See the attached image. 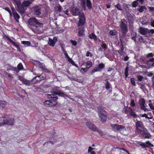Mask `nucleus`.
Segmentation results:
<instances>
[{
  "label": "nucleus",
  "mask_w": 154,
  "mask_h": 154,
  "mask_svg": "<svg viewBox=\"0 0 154 154\" xmlns=\"http://www.w3.org/2000/svg\"><path fill=\"white\" fill-rule=\"evenodd\" d=\"M28 23L29 27L35 33H37L39 29L42 27L43 26V23L40 22L35 18H30Z\"/></svg>",
  "instance_id": "obj_1"
},
{
  "label": "nucleus",
  "mask_w": 154,
  "mask_h": 154,
  "mask_svg": "<svg viewBox=\"0 0 154 154\" xmlns=\"http://www.w3.org/2000/svg\"><path fill=\"white\" fill-rule=\"evenodd\" d=\"M85 19L84 14H82L79 16V21L78 24L79 27L78 35L79 36H82L84 35V28L83 26L85 22Z\"/></svg>",
  "instance_id": "obj_2"
},
{
  "label": "nucleus",
  "mask_w": 154,
  "mask_h": 154,
  "mask_svg": "<svg viewBox=\"0 0 154 154\" xmlns=\"http://www.w3.org/2000/svg\"><path fill=\"white\" fill-rule=\"evenodd\" d=\"M54 94H48V97L51 100H57V95H58L59 96L63 97L65 98H68L71 99H72L70 96L65 94L60 91L56 90L54 91Z\"/></svg>",
  "instance_id": "obj_3"
},
{
  "label": "nucleus",
  "mask_w": 154,
  "mask_h": 154,
  "mask_svg": "<svg viewBox=\"0 0 154 154\" xmlns=\"http://www.w3.org/2000/svg\"><path fill=\"white\" fill-rule=\"evenodd\" d=\"M97 110L98 115L100 121L103 122H105L107 119V115L103 107L98 106Z\"/></svg>",
  "instance_id": "obj_4"
},
{
  "label": "nucleus",
  "mask_w": 154,
  "mask_h": 154,
  "mask_svg": "<svg viewBox=\"0 0 154 154\" xmlns=\"http://www.w3.org/2000/svg\"><path fill=\"white\" fill-rule=\"evenodd\" d=\"M32 0H24L20 8V12L21 13H24L26 9V8L32 4Z\"/></svg>",
  "instance_id": "obj_5"
},
{
  "label": "nucleus",
  "mask_w": 154,
  "mask_h": 154,
  "mask_svg": "<svg viewBox=\"0 0 154 154\" xmlns=\"http://www.w3.org/2000/svg\"><path fill=\"white\" fill-rule=\"evenodd\" d=\"M152 57L149 56L148 54L146 56L145 63L149 68H152L154 67V58Z\"/></svg>",
  "instance_id": "obj_6"
},
{
  "label": "nucleus",
  "mask_w": 154,
  "mask_h": 154,
  "mask_svg": "<svg viewBox=\"0 0 154 154\" xmlns=\"http://www.w3.org/2000/svg\"><path fill=\"white\" fill-rule=\"evenodd\" d=\"M3 124V125H11L14 124V119L13 118H10L7 116H5L4 117Z\"/></svg>",
  "instance_id": "obj_7"
},
{
  "label": "nucleus",
  "mask_w": 154,
  "mask_h": 154,
  "mask_svg": "<svg viewBox=\"0 0 154 154\" xmlns=\"http://www.w3.org/2000/svg\"><path fill=\"white\" fill-rule=\"evenodd\" d=\"M124 111L128 115H131L135 118H137L138 116L132 110V109L128 106H125Z\"/></svg>",
  "instance_id": "obj_8"
},
{
  "label": "nucleus",
  "mask_w": 154,
  "mask_h": 154,
  "mask_svg": "<svg viewBox=\"0 0 154 154\" xmlns=\"http://www.w3.org/2000/svg\"><path fill=\"white\" fill-rule=\"evenodd\" d=\"M136 130L138 133L141 132V131L145 128L142 123L139 121H137L136 122Z\"/></svg>",
  "instance_id": "obj_9"
},
{
  "label": "nucleus",
  "mask_w": 154,
  "mask_h": 154,
  "mask_svg": "<svg viewBox=\"0 0 154 154\" xmlns=\"http://www.w3.org/2000/svg\"><path fill=\"white\" fill-rule=\"evenodd\" d=\"M111 126L115 131H121L125 129V127L122 125L117 124H111Z\"/></svg>",
  "instance_id": "obj_10"
},
{
  "label": "nucleus",
  "mask_w": 154,
  "mask_h": 154,
  "mask_svg": "<svg viewBox=\"0 0 154 154\" xmlns=\"http://www.w3.org/2000/svg\"><path fill=\"white\" fill-rule=\"evenodd\" d=\"M141 132H139L138 134H140L141 136L144 138H149L151 136L150 134L147 131L146 128Z\"/></svg>",
  "instance_id": "obj_11"
},
{
  "label": "nucleus",
  "mask_w": 154,
  "mask_h": 154,
  "mask_svg": "<svg viewBox=\"0 0 154 154\" xmlns=\"http://www.w3.org/2000/svg\"><path fill=\"white\" fill-rule=\"evenodd\" d=\"M11 10L13 14L14 17L17 23L19 22V19L20 18V16L19 14L17 13L16 10L14 7H11Z\"/></svg>",
  "instance_id": "obj_12"
},
{
  "label": "nucleus",
  "mask_w": 154,
  "mask_h": 154,
  "mask_svg": "<svg viewBox=\"0 0 154 154\" xmlns=\"http://www.w3.org/2000/svg\"><path fill=\"white\" fill-rule=\"evenodd\" d=\"M105 66L102 63L99 64L97 66H96L91 71V74H92L96 72H100L101 71Z\"/></svg>",
  "instance_id": "obj_13"
},
{
  "label": "nucleus",
  "mask_w": 154,
  "mask_h": 154,
  "mask_svg": "<svg viewBox=\"0 0 154 154\" xmlns=\"http://www.w3.org/2000/svg\"><path fill=\"white\" fill-rule=\"evenodd\" d=\"M70 12L71 13L74 15L77 16L79 15V16L82 15V14H82L79 15L80 14V10L74 7H71L70 9Z\"/></svg>",
  "instance_id": "obj_14"
},
{
  "label": "nucleus",
  "mask_w": 154,
  "mask_h": 154,
  "mask_svg": "<svg viewBox=\"0 0 154 154\" xmlns=\"http://www.w3.org/2000/svg\"><path fill=\"white\" fill-rule=\"evenodd\" d=\"M120 28L123 34L126 33L128 31L127 27L125 23L122 21L120 24Z\"/></svg>",
  "instance_id": "obj_15"
},
{
  "label": "nucleus",
  "mask_w": 154,
  "mask_h": 154,
  "mask_svg": "<svg viewBox=\"0 0 154 154\" xmlns=\"http://www.w3.org/2000/svg\"><path fill=\"white\" fill-rule=\"evenodd\" d=\"M57 41V38L56 37H54L53 39L49 38L48 44L50 46L54 47Z\"/></svg>",
  "instance_id": "obj_16"
},
{
  "label": "nucleus",
  "mask_w": 154,
  "mask_h": 154,
  "mask_svg": "<svg viewBox=\"0 0 154 154\" xmlns=\"http://www.w3.org/2000/svg\"><path fill=\"white\" fill-rule=\"evenodd\" d=\"M86 125L91 130L93 131V128H97L96 126L92 123L89 121H88L86 123Z\"/></svg>",
  "instance_id": "obj_17"
},
{
  "label": "nucleus",
  "mask_w": 154,
  "mask_h": 154,
  "mask_svg": "<svg viewBox=\"0 0 154 154\" xmlns=\"http://www.w3.org/2000/svg\"><path fill=\"white\" fill-rule=\"evenodd\" d=\"M35 13L37 15H39L41 14V9L38 7H35L34 8Z\"/></svg>",
  "instance_id": "obj_18"
},
{
  "label": "nucleus",
  "mask_w": 154,
  "mask_h": 154,
  "mask_svg": "<svg viewBox=\"0 0 154 154\" xmlns=\"http://www.w3.org/2000/svg\"><path fill=\"white\" fill-rule=\"evenodd\" d=\"M139 32L140 34L143 35H145L146 33V29L141 27L139 28Z\"/></svg>",
  "instance_id": "obj_19"
},
{
  "label": "nucleus",
  "mask_w": 154,
  "mask_h": 154,
  "mask_svg": "<svg viewBox=\"0 0 154 154\" xmlns=\"http://www.w3.org/2000/svg\"><path fill=\"white\" fill-rule=\"evenodd\" d=\"M93 128L92 129L94 131H97V132L98 133L100 134V136H102L104 135V132H103L100 129H99L97 128Z\"/></svg>",
  "instance_id": "obj_20"
},
{
  "label": "nucleus",
  "mask_w": 154,
  "mask_h": 154,
  "mask_svg": "<svg viewBox=\"0 0 154 154\" xmlns=\"http://www.w3.org/2000/svg\"><path fill=\"white\" fill-rule=\"evenodd\" d=\"M18 68H15L14 70L17 72H18L20 70H22L23 69V67L21 63H19L17 65Z\"/></svg>",
  "instance_id": "obj_21"
},
{
  "label": "nucleus",
  "mask_w": 154,
  "mask_h": 154,
  "mask_svg": "<svg viewBox=\"0 0 154 154\" xmlns=\"http://www.w3.org/2000/svg\"><path fill=\"white\" fill-rule=\"evenodd\" d=\"M55 10L58 12L60 13L63 11V8L61 5H58L55 8Z\"/></svg>",
  "instance_id": "obj_22"
},
{
  "label": "nucleus",
  "mask_w": 154,
  "mask_h": 154,
  "mask_svg": "<svg viewBox=\"0 0 154 154\" xmlns=\"http://www.w3.org/2000/svg\"><path fill=\"white\" fill-rule=\"evenodd\" d=\"M143 146L144 147H153V145L149 141H146L145 143H143Z\"/></svg>",
  "instance_id": "obj_23"
},
{
  "label": "nucleus",
  "mask_w": 154,
  "mask_h": 154,
  "mask_svg": "<svg viewBox=\"0 0 154 154\" xmlns=\"http://www.w3.org/2000/svg\"><path fill=\"white\" fill-rule=\"evenodd\" d=\"M6 38L10 42L13 44L17 48L18 47L19 45L17 43L14 42L11 38L8 37H7Z\"/></svg>",
  "instance_id": "obj_24"
},
{
  "label": "nucleus",
  "mask_w": 154,
  "mask_h": 154,
  "mask_svg": "<svg viewBox=\"0 0 154 154\" xmlns=\"http://www.w3.org/2000/svg\"><path fill=\"white\" fill-rule=\"evenodd\" d=\"M41 80L40 78H39V77H38V76H37L34 77L32 80V82L34 83H38Z\"/></svg>",
  "instance_id": "obj_25"
},
{
  "label": "nucleus",
  "mask_w": 154,
  "mask_h": 154,
  "mask_svg": "<svg viewBox=\"0 0 154 154\" xmlns=\"http://www.w3.org/2000/svg\"><path fill=\"white\" fill-rule=\"evenodd\" d=\"M139 103L141 106H144L145 103V100L143 98L140 99L139 101Z\"/></svg>",
  "instance_id": "obj_26"
},
{
  "label": "nucleus",
  "mask_w": 154,
  "mask_h": 154,
  "mask_svg": "<svg viewBox=\"0 0 154 154\" xmlns=\"http://www.w3.org/2000/svg\"><path fill=\"white\" fill-rule=\"evenodd\" d=\"M44 105L45 106L47 105H49V106H53L52 105V103L51 102L50 100H47L45 101L44 102Z\"/></svg>",
  "instance_id": "obj_27"
},
{
  "label": "nucleus",
  "mask_w": 154,
  "mask_h": 154,
  "mask_svg": "<svg viewBox=\"0 0 154 154\" xmlns=\"http://www.w3.org/2000/svg\"><path fill=\"white\" fill-rule=\"evenodd\" d=\"M106 88L107 89H110L111 88V85L109 83L108 81L106 80L105 82Z\"/></svg>",
  "instance_id": "obj_28"
},
{
  "label": "nucleus",
  "mask_w": 154,
  "mask_h": 154,
  "mask_svg": "<svg viewBox=\"0 0 154 154\" xmlns=\"http://www.w3.org/2000/svg\"><path fill=\"white\" fill-rule=\"evenodd\" d=\"M87 6L89 9H91L92 8L91 2L90 0H86Z\"/></svg>",
  "instance_id": "obj_29"
},
{
  "label": "nucleus",
  "mask_w": 154,
  "mask_h": 154,
  "mask_svg": "<svg viewBox=\"0 0 154 154\" xmlns=\"http://www.w3.org/2000/svg\"><path fill=\"white\" fill-rule=\"evenodd\" d=\"M21 43L26 46H28L30 45L31 43L29 41H23Z\"/></svg>",
  "instance_id": "obj_30"
},
{
  "label": "nucleus",
  "mask_w": 154,
  "mask_h": 154,
  "mask_svg": "<svg viewBox=\"0 0 154 154\" xmlns=\"http://www.w3.org/2000/svg\"><path fill=\"white\" fill-rule=\"evenodd\" d=\"M86 66L89 69L92 66V63L91 61H88L86 63Z\"/></svg>",
  "instance_id": "obj_31"
},
{
  "label": "nucleus",
  "mask_w": 154,
  "mask_h": 154,
  "mask_svg": "<svg viewBox=\"0 0 154 154\" xmlns=\"http://www.w3.org/2000/svg\"><path fill=\"white\" fill-rule=\"evenodd\" d=\"M89 38L91 39H93L94 40H96L97 39V38L96 35L93 33L90 34L89 35Z\"/></svg>",
  "instance_id": "obj_32"
},
{
  "label": "nucleus",
  "mask_w": 154,
  "mask_h": 154,
  "mask_svg": "<svg viewBox=\"0 0 154 154\" xmlns=\"http://www.w3.org/2000/svg\"><path fill=\"white\" fill-rule=\"evenodd\" d=\"M34 63L36 66H38L40 68H41L42 66L41 65V63L39 61H34Z\"/></svg>",
  "instance_id": "obj_33"
},
{
  "label": "nucleus",
  "mask_w": 154,
  "mask_h": 154,
  "mask_svg": "<svg viewBox=\"0 0 154 154\" xmlns=\"http://www.w3.org/2000/svg\"><path fill=\"white\" fill-rule=\"evenodd\" d=\"M14 3L17 5V6L19 7L21 5L20 0H13Z\"/></svg>",
  "instance_id": "obj_34"
},
{
  "label": "nucleus",
  "mask_w": 154,
  "mask_h": 154,
  "mask_svg": "<svg viewBox=\"0 0 154 154\" xmlns=\"http://www.w3.org/2000/svg\"><path fill=\"white\" fill-rule=\"evenodd\" d=\"M66 58L68 60V61L72 65H74L75 64L74 61L69 56L67 57Z\"/></svg>",
  "instance_id": "obj_35"
},
{
  "label": "nucleus",
  "mask_w": 154,
  "mask_h": 154,
  "mask_svg": "<svg viewBox=\"0 0 154 154\" xmlns=\"http://www.w3.org/2000/svg\"><path fill=\"white\" fill-rule=\"evenodd\" d=\"M115 7L119 10L121 11L122 10V8L120 5V4L118 3L117 5H115Z\"/></svg>",
  "instance_id": "obj_36"
},
{
  "label": "nucleus",
  "mask_w": 154,
  "mask_h": 154,
  "mask_svg": "<svg viewBox=\"0 0 154 154\" xmlns=\"http://www.w3.org/2000/svg\"><path fill=\"white\" fill-rule=\"evenodd\" d=\"M128 67H127L125 69V72L126 78H127L128 76Z\"/></svg>",
  "instance_id": "obj_37"
},
{
  "label": "nucleus",
  "mask_w": 154,
  "mask_h": 154,
  "mask_svg": "<svg viewBox=\"0 0 154 154\" xmlns=\"http://www.w3.org/2000/svg\"><path fill=\"white\" fill-rule=\"evenodd\" d=\"M23 82L24 84L27 85H29L30 84V82L29 81L26 80V79H25Z\"/></svg>",
  "instance_id": "obj_38"
},
{
  "label": "nucleus",
  "mask_w": 154,
  "mask_h": 154,
  "mask_svg": "<svg viewBox=\"0 0 154 154\" xmlns=\"http://www.w3.org/2000/svg\"><path fill=\"white\" fill-rule=\"evenodd\" d=\"M41 65L42 66V67H41V68L42 69V70H44L46 72H48V70L47 69L45 68L43 66H44V64L43 63L41 64Z\"/></svg>",
  "instance_id": "obj_39"
},
{
  "label": "nucleus",
  "mask_w": 154,
  "mask_h": 154,
  "mask_svg": "<svg viewBox=\"0 0 154 154\" xmlns=\"http://www.w3.org/2000/svg\"><path fill=\"white\" fill-rule=\"evenodd\" d=\"M141 116L142 117H145L146 118H147L148 119H152V117H148L147 116V115L146 114H142L141 115Z\"/></svg>",
  "instance_id": "obj_40"
},
{
  "label": "nucleus",
  "mask_w": 154,
  "mask_h": 154,
  "mask_svg": "<svg viewBox=\"0 0 154 154\" xmlns=\"http://www.w3.org/2000/svg\"><path fill=\"white\" fill-rule=\"evenodd\" d=\"M131 81L132 83V84L134 85L135 86L136 85L135 82V79L134 78H132L131 79Z\"/></svg>",
  "instance_id": "obj_41"
},
{
  "label": "nucleus",
  "mask_w": 154,
  "mask_h": 154,
  "mask_svg": "<svg viewBox=\"0 0 154 154\" xmlns=\"http://www.w3.org/2000/svg\"><path fill=\"white\" fill-rule=\"evenodd\" d=\"M116 32L115 30H111L109 32L110 35H116Z\"/></svg>",
  "instance_id": "obj_42"
},
{
  "label": "nucleus",
  "mask_w": 154,
  "mask_h": 154,
  "mask_svg": "<svg viewBox=\"0 0 154 154\" xmlns=\"http://www.w3.org/2000/svg\"><path fill=\"white\" fill-rule=\"evenodd\" d=\"M6 102L4 101L0 100V106H2L3 105H6Z\"/></svg>",
  "instance_id": "obj_43"
},
{
  "label": "nucleus",
  "mask_w": 154,
  "mask_h": 154,
  "mask_svg": "<svg viewBox=\"0 0 154 154\" xmlns=\"http://www.w3.org/2000/svg\"><path fill=\"white\" fill-rule=\"evenodd\" d=\"M70 42L74 46H76L77 45V42L75 41L71 40L70 41Z\"/></svg>",
  "instance_id": "obj_44"
},
{
  "label": "nucleus",
  "mask_w": 154,
  "mask_h": 154,
  "mask_svg": "<svg viewBox=\"0 0 154 154\" xmlns=\"http://www.w3.org/2000/svg\"><path fill=\"white\" fill-rule=\"evenodd\" d=\"M89 69L87 67L85 68H82L81 69V71L82 72L83 71L84 72H86Z\"/></svg>",
  "instance_id": "obj_45"
},
{
  "label": "nucleus",
  "mask_w": 154,
  "mask_h": 154,
  "mask_svg": "<svg viewBox=\"0 0 154 154\" xmlns=\"http://www.w3.org/2000/svg\"><path fill=\"white\" fill-rule=\"evenodd\" d=\"M143 77L142 76L139 75L137 77V80L138 81H141L143 79Z\"/></svg>",
  "instance_id": "obj_46"
},
{
  "label": "nucleus",
  "mask_w": 154,
  "mask_h": 154,
  "mask_svg": "<svg viewBox=\"0 0 154 154\" xmlns=\"http://www.w3.org/2000/svg\"><path fill=\"white\" fill-rule=\"evenodd\" d=\"M138 5V3L137 1H135L132 3V6L133 7H136Z\"/></svg>",
  "instance_id": "obj_47"
},
{
  "label": "nucleus",
  "mask_w": 154,
  "mask_h": 154,
  "mask_svg": "<svg viewBox=\"0 0 154 154\" xmlns=\"http://www.w3.org/2000/svg\"><path fill=\"white\" fill-rule=\"evenodd\" d=\"M146 75L149 77H151L153 75V74L152 72H147Z\"/></svg>",
  "instance_id": "obj_48"
},
{
  "label": "nucleus",
  "mask_w": 154,
  "mask_h": 154,
  "mask_svg": "<svg viewBox=\"0 0 154 154\" xmlns=\"http://www.w3.org/2000/svg\"><path fill=\"white\" fill-rule=\"evenodd\" d=\"M86 56L87 57H89V56L92 57V54L90 52H89V51H88L87 52Z\"/></svg>",
  "instance_id": "obj_49"
},
{
  "label": "nucleus",
  "mask_w": 154,
  "mask_h": 154,
  "mask_svg": "<svg viewBox=\"0 0 154 154\" xmlns=\"http://www.w3.org/2000/svg\"><path fill=\"white\" fill-rule=\"evenodd\" d=\"M94 148H92L91 146H89L88 147V152H91V151L94 150Z\"/></svg>",
  "instance_id": "obj_50"
},
{
  "label": "nucleus",
  "mask_w": 154,
  "mask_h": 154,
  "mask_svg": "<svg viewBox=\"0 0 154 154\" xmlns=\"http://www.w3.org/2000/svg\"><path fill=\"white\" fill-rule=\"evenodd\" d=\"M101 46L104 49H106L107 47L106 45L104 43L102 44L101 45Z\"/></svg>",
  "instance_id": "obj_51"
},
{
  "label": "nucleus",
  "mask_w": 154,
  "mask_h": 154,
  "mask_svg": "<svg viewBox=\"0 0 154 154\" xmlns=\"http://www.w3.org/2000/svg\"><path fill=\"white\" fill-rule=\"evenodd\" d=\"M18 79L20 80L22 82H23L24 80L25 79L23 77L20 76H19L18 77Z\"/></svg>",
  "instance_id": "obj_52"
},
{
  "label": "nucleus",
  "mask_w": 154,
  "mask_h": 154,
  "mask_svg": "<svg viewBox=\"0 0 154 154\" xmlns=\"http://www.w3.org/2000/svg\"><path fill=\"white\" fill-rule=\"evenodd\" d=\"M144 10V7L141 6L139 9V11L140 12H142Z\"/></svg>",
  "instance_id": "obj_53"
},
{
  "label": "nucleus",
  "mask_w": 154,
  "mask_h": 154,
  "mask_svg": "<svg viewBox=\"0 0 154 154\" xmlns=\"http://www.w3.org/2000/svg\"><path fill=\"white\" fill-rule=\"evenodd\" d=\"M150 23L151 26L154 27V20L151 21Z\"/></svg>",
  "instance_id": "obj_54"
},
{
  "label": "nucleus",
  "mask_w": 154,
  "mask_h": 154,
  "mask_svg": "<svg viewBox=\"0 0 154 154\" xmlns=\"http://www.w3.org/2000/svg\"><path fill=\"white\" fill-rule=\"evenodd\" d=\"M5 9L9 13L11 12V11L9 9V8L8 7H6L5 8Z\"/></svg>",
  "instance_id": "obj_55"
},
{
  "label": "nucleus",
  "mask_w": 154,
  "mask_h": 154,
  "mask_svg": "<svg viewBox=\"0 0 154 154\" xmlns=\"http://www.w3.org/2000/svg\"><path fill=\"white\" fill-rule=\"evenodd\" d=\"M38 77H39V78H40L41 80L44 79L45 78V77L42 76L41 75L38 76Z\"/></svg>",
  "instance_id": "obj_56"
},
{
  "label": "nucleus",
  "mask_w": 154,
  "mask_h": 154,
  "mask_svg": "<svg viewBox=\"0 0 154 154\" xmlns=\"http://www.w3.org/2000/svg\"><path fill=\"white\" fill-rule=\"evenodd\" d=\"M130 103L132 106H134L135 105V103L134 100H131Z\"/></svg>",
  "instance_id": "obj_57"
},
{
  "label": "nucleus",
  "mask_w": 154,
  "mask_h": 154,
  "mask_svg": "<svg viewBox=\"0 0 154 154\" xmlns=\"http://www.w3.org/2000/svg\"><path fill=\"white\" fill-rule=\"evenodd\" d=\"M142 23L143 25H147V23L146 21L143 20L142 21Z\"/></svg>",
  "instance_id": "obj_58"
},
{
  "label": "nucleus",
  "mask_w": 154,
  "mask_h": 154,
  "mask_svg": "<svg viewBox=\"0 0 154 154\" xmlns=\"http://www.w3.org/2000/svg\"><path fill=\"white\" fill-rule=\"evenodd\" d=\"M148 55L150 57H154V53L153 54L152 53H149L148 54Z\"/></svg>",
  "instance_id": "obj_59"
},
{
  "label": "nucleus",
  "mask_w": 154,
  "mask_h": 154,
  "mask_svg": "<svg viewBox=\"0 0 154 154\" xmlns=\"http://www.w3.org/2000/svg\"><path fill=\"white\" fill-rule=\"evenodd\" d=\"M121 149L123 150V151H125L128 154H130L129 152L126 149H125L122 148V149Z\"/></svg>",
  "instance_id": "obj_60"
},
{
  "label": "nucleus",
  "mask_w": 154,
  "mask_h": 154,
  "mask_svg": "<svg viewBox=\"0 0 154 154\" xmlns=\"http://www.w3.org/2000/svg\"><path fill=\"white\" fill-rule=\"evenodd\" d=\"M62 11L65 14H66L67 15H68V11L67 10H66L65 11Z\"/></svg>",
  "instance_id": "obj_61"
},
{
  "label": "nucleus",
  "mask_w": 154,
  "mask_h": 154,
  "mask_svg": "<svg viewBox=\"0 0 154 154\" xmlns=\"http://www.w3.org/2000/svg\"><path fill=\"white\" fill-rule=\"evenodd\" d=\"M149 32L151 34H153L154 33V30L152 29L150 30Z\"/></svg>",
  "instance_id": "obj_62"
},
{
  "label": "nucleus",
  "mask_w": 154,
  "mask_h": 154,
  "mask_svg": "<svg viewBox=\"0 0 154 154\" xmlns=\"http://www.w3.org/2000/svg\"><path fill=\"white\" fill-rule=\"evenodd\" d=\"M151 81L153 85H154V75L151 78Z\"/></svg>",
  "instance_id": "obj_63"
},
{
  "label": "nucleus",
  "mask_w": 154,
  "mask_h": 154,
  "mask_svg": "<svg viewBox=\"0 0 154 154\" xmlns=\"http://www.w3.org/2000/svg\"><path fill=\"white\" fill-rule=\"evenodd\" d=\"M149 8L150 11H154V7H149Z\"/></svg>",
  "instance_id": "obj_64"
}]
</instances>
